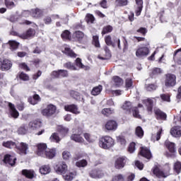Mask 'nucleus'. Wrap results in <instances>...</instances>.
Returning <instances> with one entry per match:
<instances>
[{
    "label": "nucleus",
    "mask_w": 181,
    "mask_h": 181,
    "mask_svg": "<svg viewBox=\"0 0 181 181\" xmlns=\"http://www.w3.org/2000/svg\"><path fill=\"white\" fill-rule=\"evenodd\" d=\"M83 134V129L78 127V129H73V134L71 136V139L78 144H83L84 142V139L80 135Z\"/></svg>",
    "instance_id": "obj_3"
},
{
    "label": "nucleus",
    "mask_w": 181,
    "mask_h": 181,
    "mask_svg": "<svg viewBox=\"0 0 181 181\" xmlns=\"http://www.w3.org/2000/svg\"><path fill=\"white\" fill-rule=\"evenodd\" d=\"M8 107L10 108V113L11 117L13 118H18L19 117V112L15 108V105L11 103H8Z\"/></svg>",
    "instance_id": "obj_21"
},
{
    "label": "nucleus",
    "mask_w": 181,
    "mask_h": 181,
    "mask_svg": "<svg viewBox=\"0 0 181 181\" xmlns=\"http://www.w3.org/2000/svg\"><path fill=\"white\" fill-rule=\"evenodd\" d=\"M115 141L110 136H104L99 140V146L103 149H110L114 146Z\"/></svg>",
    "instance_id": "obj_2"
},
{
    "label": "nucleus",
    "mask_w": 181,
    "mask_h": 181,
    "mask_svg": "<svg viewBox=\"0 0 181 181\" xmlns=\"http://www.w3.org/2000/svg\"><path fill=\"white\" fill-rule=\"evenodd\" d=\"M16 145L17 143L13 141H7L2 143V146H4V148H8V149H13L14 148H16Z\"/></svg>",
    "instance_id": "obj_25"
},
{
    "label": "nucleus",
    "mask_w": 181,
    "mask_h": 181,
    "mask_svg": "<svg viewBox=\"0 0 181 181\" xmlns=\"http://www.w3.org/2000/svg\"><path fill=\"white\" fill-rule=\"evenodd\" d=\"M117 122L114 120L107 122V123L105 125V128L107 131H115V129H117Z\"/></svg>",
    "instance_id": "obj_16"
},
{
    "label": "nucleus",
    "mask_w": 181,
    "mask_h": 181,
    "mask_svg": "<svg viewBox=\"0 0 181 181\" xmlns=\"http://www.w3.org/2000/svg\"><path fill=\"white\" fill-rule=\"evenodd\" d=\"M42 127V122L40 120H34L32 122H30L28 124V129L31 131H35V129H38Z\"/></svg>",
    "instance_id": "obj_13"
},
{
    "label": "nucleus",
    "mask_w": 181,
    "mask_h": 181,
    "mask_svg": "<svg viewBox=\"0 0 181 181\" xmlns=\"http://www.w3.org/2000/svg\"><path fill=\"white\" fill-rule=\"evenodd\" d=\"M16 149L18 150V152L21 155H26L28 153V149H29V146L26 143H17L16 146Z\"/></svg>",
    "instance_id": "obj_8"
},
{
    "label": "nucleus",
    "mask_w": 181,
    "mask_h": 181,
    "mask_svg": "<svg viewBox=\"0 0 181 181\" xmlns=\"http://www.w3.org/2000/svg\"><path fill=\"white\" fill-rule=\"evenodd\" d=\"M125 84H126V88H131V87H132V79L127 78Z\"/></svg>",
    "instance_id": "obj_62"
},
{
    "label": "nucleus",
    "mask_w": 181,
    "mask_h": 181,
    "mask_svg": "<svg viewBox=\"0 0 181 181\" xmlns=\"http://www.w3.org/2000/svg\"><path fill=\"white\" fill-rule=\"evenodd\" d=\"M76 165L78 168H86V166L88 165L87 160L83 159L80 161H78L76 163Z\"/></svg>",
    "instance_id": "obj_47"
},
{
    "label": "nucleus",
    "mask_w": 181,
    "mask_h": 181,
    "mask_svg": "<svg viewBox=\"0 0 181 181\" xmlns=\"http://www.w3.org/2000/svg\"><path fill=\"white\" fill-rule=\"evenodd\" d=\"M72 37L76 42H83V39H84V33L81 31H76L73 33Z\"/></svg>",
    "instance_id": "obj_18"
},
{
    "label": "nucleus",
    "mask_w": 181,
    "mask_h": 181,
    "mask_svg": "<svg viewBox=\"0 0 181 181\" xmlns=\"http://www.w3.org/2000/svg\"><path fill=\"white\" fill-rule=\"evenodd\" d=\"M19 67L22 69L23 70H25V71H30V69H29V66H28V64L26 63L23 62L19 64Z\"/></svg>",
    "instance_id": "obj_60"
},
{
    "label": "nucleus",
    "mask_w": 181,
    "mask_h": 181,
    "mask_svg": "<svg viewBox=\"0 0 181 181\" xmlns=\"http://www.w3.org/2000/svg\"><path fill=\"white\" fill-rule=\"evenodd\" d=\"M154 112L157 119H160L161 121H166V118H168V115L166 113L163 112L159 109H155Z\"/></svg>",
    "instance_id": "obj_14"
},
{
    "label": "nucleus",
    "mask_w": 181,
    "mask_h": 181,
    "mask_svg": "<svg viewBox=\"0 0 181 181\" xmlns=\"http://www.w3.org/2000/svg\"><path fill=\"white\" fill-rule=\"evenodd\" d=\"M22 175L28 177V179H33L35 177V171L30 170H23Z\"/></svg>",
    "instance_id": "obj_27"
},
{
    "label": "nucleus",
    "mask_w": 181,
    "mask_h": 181,
    "mask_svg": "<svg viewBox=\"0 0 181 181\" xmlns=\"http://www.w3.org/2000/svg\"><path fill=\"white\" fill-rule=\"evenodd\" d=\"M34 35H35V30L30 28L28 30H27L25 34H23V35H21V37L23 39H28L29 37H31V36H33Z\"/></svg>",
    "instance_id": "obj_36"
},
{
    "label": "nucleus",
    "mask_w": 181,
    "mask_h": 181,
    "mask_svg": "<svg viewBox=\"0 0 181 181\" xmlns=\"http://www.w3.org/2000/svg\"><path fill=\"white\" fill-rule=\"evenodd\" d=\"M8 44H9V46H10V49L12 51L16 50V49H18V47H19V42H18L15 40L8 41Z\"/></svg>",
    "instance_id": "obj_40"
},
{
    "label": "nucleus",
    "mask_w": 181,
    "mask_h": 181,
    "mask_svg": "<svg viewBox=\"0 0 181 181\" xmlns=\"http://www.w3.org/2000/svg\"><path fill=\"white\" fill-rule=\"evenodd\" d=\"M133 115L135 117V118H141V115H139V110H138V107L133 108Z\"/></svg>",
    "instance_id": "obj_61"
},
{
    "label": "nucleus",
    "mask_w": 181,
    "mask_h": 181,
    "mask_svg": "<svg viewBox=\"0 0 181 181\" xmlns=\"http://www.w3.org/2000/svg\"><path fill=\"white\" fill-rule=\"evenodd\" d=\"M64 66L69 70H77V68L71 62H66L64 64Z\"/></svg>",
    "instance_id": "obj_51"
},
{
    "label": "nucleus",
    "mask_w": 181,
    "mask_h": 181,
    "mask_svg": "<svg viewBox=\"0 0 181 181\" xmlns=\"http://www.w3.org/2000/svg\"><path fill=\"white\" fill-rule=\"evenodd\" d=\"M69 94L72 98H74V100H80V93L75 90H71L69 92Z\"/></svg>",
    "instance_id": "obj_48"
},
{
    "label": "nucleus",
    "mask_w": 181,
    "mask_h": 181,
    "mask_svg": "<svg viewBox=\"0 0 181 181\" xmlns=\"http://www.w3.org/2000/svg\"><path fill=\"white\" fill-rule=\"evenodd\" d=\"M117 141L121 144V145H125V144H127V141L125 140V138H124V136H119L117 138Z\"/></svg>",
    "instance_id": "obj_63"
},
{
    "label": "nucleus",
    "mask_w": 181,
    "mask_h": 181,
    "mask_svg": "<svg viewBox=\"0 0 181 181\" xmlns=\"http://www.w3.org/2000/svg\"><path fill=\"white\" fill-rule=\"evenodd\" d=\"M115 166L116 169H122V168L125 166V158L124 157L118 158L115 161Z\"/></svg>",
    "instance_id": "obj_20"
},
{
    "label": "nucleus",
    "mask_w": 181,
    "mask_h": 181,
    "mask_svg": "<svg viewBox=\"0 0 181 181\" xmlns=\"http://www.w3.org/2000/svg\"><path fill=\"white\" fill-rule=\"evenodd\" d=\"M76 64L79 69H83V70H90V66L83 64L81 59L77 58L76 59Z\"/></svg>",
    "instance_id": "obj_31"
},
{
    "label": "nucleus",
    "mask_w": 181,
    "mask_h": 181,
    "mask_svg": "<svg viewBox=\"0 0 181 181\" xmlns=\"http://www.w3.org/2000/svg\"><path fill=\"white\" fill-rule=\"evenodd\" d=\"M116 6H127L128 0H115Z\"/></svg>",
    "instance_id": "obj_43"
},
{
    "label": "nucleus",
    "mask_w": 181,
    "mask_h": 181,
    "mask_svg": "<svg viewBox=\"0 0 181 181\" xmlns=\"http://www.w3.org/2000/svg\"><path fill=\"white\" fill-rule=\"evenodd\" d=\"M62 158L64 160H69L71 158V153L69 151H64L62 152Z\"/></svg>",
    "instance_id": "obj_50"
},
{
    "label": "nucleus",
    "mask_w": 181,
    "mask_h": 181,
    "mask_svg": "<svg viewBox=\"0 0 181 181\" xmlns=\"http://www.w3.org/2000/svg\"><path fill=\"white\" fill-rule=\"evenodd\" d=\"M64 53H65V54H66L69 57H74V58L77 57V54L74 53L70 47H65Z\"/></svg>",
    "instance_id": "obj_33"
},
{
    "label": "nucleus",
    "mask_w": 181,
    "mask_h": 181,
    "mask_svg": "<svg viewBox=\"0 0 181 181\" xmlns=\"http://www.w3.org/2000/svg\"><path fill=\"white\" fill-rule=\"evenodd\" d=\"M103 91V86L99 85L98 86L94 87L92 89L91 94L92 95H100L101 94V92Z\"/></svg>",
    "instance_id": "obj_29"
},
{
    "label": "nucleus",
    "mask_w": 181,
    "mask_h": 181,
    "mask_svg": "<svg viewBox=\"0 0 181 181\" xmlns=\"http://www.w3.org/2000/svg\"><path fill=\"white\" fill-rule=\"evenodd\" d=\"M4 4L7 9H13L16 6V4L12 0H4Z\"/></svg>",
    "instance_id": "obj_39"
},
{
    "label": "nucleus",
    "mask_w": 181,
    "mask_h": 181,
    "mask_svg": "<svg viewBox=\"0 0 181 181\" xmlns=\"http://www.w3.org/2000/svg\"><path fill=\"white\" fill-rule=\"evenodd\" d=\"M52 76L55 78H60V77L66 78L69 77V72L67 71V70L59 69L58 71H52Z\"/></svg>",
    "instance_id": "obj_10"
},
{
    "label": "nucleus",
    "mask_w": 181,
    "mask_h": 181,
    "mask_svg": "<svg viewBox=\"0 0 181 181\" xmlns=\"http://www.w3.org/2000/svg\"><path fill=\"white\" fill-rule=\"evenodd\" d=\"M50 140L52 142H60V137L56 134L54 133L51 136H50Z\"/></svg>",
    "instance_id": "obj_53"
},
{
    "label": "nucleus",
    "mask_w": 181,
    "mask_h": 181,
    "mask_svg": "<svg viewBox=\"0 0 181 181\" xmlns=\"http://www.w3.org/2000/svg\"><path fill=\"white\" fill-rule=\"evenodd\" d=\"M65 111H68L69 112H72V114H75L76 115L80 114V110H78V107L77 105H66L64 106Z\"/></svg>",
    "instance_id": "obj_12"
},
{
    "label": "nucleus",
    "mask_w": 181,
    "mask_h": 181,
    "mask_svg": "<svg viewBox=\"0 0 181 181\" xmlns=\"http://www.w3.org/2000/svg\"><path fill=\"white\" fill-rule=\"evenodd\" d=\"M170 134L173 136H175V138H179L181 136V127L180 126H176L171 129Z\"/></svg>",
    "instance_id": "obj_19"
},
{
    "label": "nucleus",
    "mask_w": 181,
    "mask_h": 181,
    "mask_svg": "<svg viewBox=\"0 0 181 181\" xmlns=\"http://www.w3.org/2000/svg\"><path fill=\"white\" fill-rule=\"evenodd\" d=\"M165 84L166 87H174V86H176V76L168 74L165 77Z\"/></svg>",
    "instance_id": "obj_7"
},
{
    "label": "nucleus",
    "mask_w": 181,
    "mask_h": 181,
    "mask_svg": "<svg viewBox=\"0 0 181 181\" xmlns=\"http://www.w3.org/2000/svg\"><path fill=\"white\" fill-rule=\"evenodd\" d=\"M19 77H20L21 80H23V81H28V80H29V76H28V74H26L23 72H21L19 74Z\"/></svg>",
    "instance_id": "obj_58"
},
{
    "label": "nucleus",
    "mask_w": 181,
    "mask_h": 181,
    "mask_svg": "<svg viewBox=\"0 0 181 181\" xmlns=\"http://www.w3.org/2000/svg\"><path fill=\"white\" fill-rule=\"evenodd\" d=\"M135 146H136V144L134 142H132L129 144V146L128 147V152L129 153H134V152H135Z\"/></svg>",
    "instance_id": "obj_55"
},
{
    "label": "nucleus",
    "mask_w": 181,
    "mask_h": 181,
    "mask_svg": "<svg viewBox=\"0 0 181 181\" xmlns=\"http://www.w3.org/2000/svg\"><path fill=\"white\" fill-rule=\"evenodd\" d=\"M112 26L111 25H107L105 26L102 30V35H107V33H111L112 32Z\"/></svg>",
    "instance_id": "obj_44"
},
{
    "label": "nucleus",
    "mask_w": 181,
    "mask_h": 181,
    "mask_svg": "<svg viewBox=\"0 0 181 181\" xmlns=\"http://www.w3.org/2000/svg\"><path fill=\"white\" fill-rule=\"evenodd\" d=\"M40 173L41 175H47L50 173V166L49 165H43L40 168Z\"/></svg>",
    "instance_id": "obj_38"
},
{
    "label": "nucleus",
    "mask_w": 181,
    "mask_h": 181,
    "mask_svg": "<svg viewBox=\"0 0 181 181\" xmlns=\"http://www.w3.org/2000/svg\"><path fill=\"white\" fill-rule=\"evenodd\" d=\"M112 181H124V176L118 175L113 177Z\"/></svg>",
    "instance_id": "obj_64"
},
{
    "label": "nucleus",
    "mask_w": 181,
    "mask_h": 181,
    "mask_svg": "<svg viewBox=\"0 0 181 181\" xmlns=\"http://www.w3.org/2000/svg\"><path fill=\"white\" fill-rule=\"evenodd\" d=\"M143 103L146 104L148 111L149 112H152V110L153 108V100L151 98H148L147 100H144Z\"/></svg>",
    "instance_id": "obj_28"
},
{
    "label": "nucleus",
    "mask_w": 181,
    "mask_h": 181,
    "mask_svg": "<svg viewBox=\"0 0 181 181\" xmlns=\"http://www.w3.org/2000/svg\"><path fill=\"white\" fill-rule=\"evenodd\" d=\"M57 131L59 135H61V136L63 137V136H66V135H67V134L69 133V128L61 125V126H58Z\"/></svg>",
    "instance_id": "obj_24"
},
{
    "label": "nucleus",
    "mask_w": 181,
    "mask_h": 181,
    "mask_svg": "<svg viewBox=\"0 0 181 181\" xmlns=\"http://www.w3.org/2000/svg\"><path fill=\"white\" fill-rule=\"evenodd\" d=\"M69 168L65 162H61L57 164L54 167V170L57 175H64L67 173Z\"/></svg>",
    "instance_id": "obj_5"
},
{
    "label": "nucleus",
    "mask_w": 181,
    "mask_h": 181,
    "mask_svg": "<svg viewBox=\"0 0 181 181\" xmlns=\"http://www.w3.org/2000/svg\"><path fill=\"white\" fill-rule=\"evenodd\" d=\"M149 54V48L143 47L139 48L136 52V57H145Z\"/></svg>",
    "instance_id": "obj_11"
},
{
    "label": "nucleus",
    "mask_w": 181,
    "mask_h": 181,
    "mask_svg": "<svg viewBox=\"0 0 181 181\" xmlns=\"http://www.w3.org/2000/svg\"><path fill=\"white\" fill-rule=\"evenodd\" d=\"M57 108L54 105H48L45 109L42 110V115L44 117H52V115H54L56 114V110Z\"/></svg>",
    "instance_id": "obj_4"
},
{
    "label": "nucleus",
    "mask_w": 181,
    "mask_h": 181,
    "mask_svg": "<svg viewBox=\"0 0 181 181\" xmlns=\"http://www.w3.org/2000/svg\"><path fill=\"white\" fill-rule=\"evenodd\" d=\"M37 155L42 158H48V159H53L56 156V148H47L46 144H40L37 145Z\"/></svg>",
    "instance_id": "obj_1"
},
{
    "label": "nucleus",
    "mask_w": 181,
    "mask_h": 181,
    "mask_svg": "<svg viewBox=\"0 0 181 181\" xmlns=\"http://www.w3.org/2000/svg\"><path fill=\"white\" fill-rule=\"evenodd\" d=\"M12 67V62L9 59H4L3 62L1 63V70L3 71H7V70H10Z\"/></svg>",
    "instance_id": "obj_17"
},
{
    "label": "nucleus",
    "mask_w": 181,
    "mask_h": 181,
    "mask_svg": "<svg viewBox=\"0 0 181 181\" xmlns=\"http://www.w3.org/2000/svg\"><path fill=\"white\" fill-rule=\"evenodd\" d=\"M28 103H30V104H32V105H36V104H37V103H39V101H40V96H39V95L35 94L33 95V97H29L28 98Z\"/></svg>",
    "instance_id": "obj_23"
},
{
    "label": "nucleus",
    "mask_w": 181,
    "mask_h": 181,
    "mask_svg": "<svg viewBox=\"0 0 181 181\" xmlns=\"http://www.w3.org/2000/svg\"><path fill=\"white\" fill-rule=\"evenodd\" d=\"M136 4L137 5V9L136 10V16H139L142 12V8H144V1L142 0H136Z\"/></svg>",
    "instance_id": "obj_22"
},
{
    "label": "nucleus",
    "mask_w": 181,
    "mask_h": 181,
    "mask_svg": "<svg viewBox=\"0 0 181 181\" xmlns=\"http://www.w3.org/2000/svg\"><path fill=\"white\" fill-rule=\"evenodd\" d=\"M102 114L106 117H109L111 114H114V110L111 108H105L102 110Z\"/></svg>",
    "instance_id": "obj_45"
},
{
    "label": "nucleus",
    "mask_w": 181,
    "mask_h": 181,
    "mask_svg": "<svg viewBox=\"0 0 181 181\" xmlns=\"http://www.w3.org/2000/svg\"><path fill=\"white\" fill-rule=\"evenodd\" d=\"M160 97L162 101H165V103H170V94H161Z\"/></svg>",
    "instance_id": "obj_46"
},
{
    "label": "nucleus",
    "mask_w": 181,
    "mask_h": 181,
    "mask_svg": "<svg viewBox=\"0 0 181 181\" xmlns=\"http://www.w3.org/2000/svg\"><path fill=\"white\" fill-rule=\"evenodd\" d=\"M89 176L92 179H102L104 177V172L100 168H94L89 172Z\"/></svg>",
    "instance_id": "obj_6"
},
{
    "label": "nucleus",
    "mask_w": 181,
    "mask_h": 181,
    "mask_svg": "<svg viewBox=\"0 0 181 181\" xmlns=\"http://www.w3.org/2000/svg\"><path fill=\"white\" fill-rule=\"evenodd\" d=\"M31 15L33 18H40V16L43 15V11L39 8H35V10H32Z\"/></svg>",
    "instance_id": "obj_32"
},
{
    "label": "nucleus",
    "mask_w": 181,
    "mask_h": 181,
    "mask_svg": "<svg viewBox=\"0 0 181 181\" xmlns=\"http://www.w3.org/2000/svg\"><path fill=\"white\" fill-rule=\"evenodd\" d=\"M135 134L139 138H142L144 136V129H142V127H137L135 130Z\"/></svg>",
    "instance_id": "obj_42"
},
{
    "label": "nucleus",
    "mask_w": 181,
    "mask_h": 181,
    "mask_svg": "<svg viewBox=\"0 0 181 181\" xmlns=\"http://www.w3.org/2000/svg\"><path fill=\"white\" fill-rule=\"evenodd\" d=\"M162 131H163V129H162V128H160V129L157 132L156 134H152L151 141H153V142H155V141H159V139H160V135H162Z\"/></svg>",
    "instance_id": "obj_35"
},
{
    "label": "nucleus",
    "mask_w": 181,
    "mask_h": 181,
    "mask_svg": "<svg viewBox=\"0 0 181 181\" xmlns=\"http://www.w3.org/2000/svg\"><path fill=\"white\" fill-rule=\"evenodd\" d=\"M61 37L62 39H70V31L68 30H64L62 34Z\"/></svg>",
    "instance_id": "obj_54"
},
{
    "label": "nucleus",
    "mask_w": 181,
    "mask_h": 181,
    "mask_svg": "<svg viewBox=\"0 0 181 181\" xmlns=\"http://www.w3.org/2000/svg\"><path fill=\"white\" fill-rule=\"evenodd\" d=\"M157 86L155 84H147L145 86V88L147 91H153L156 90Z\"/></svg>",
    "instance_id": "obj_52"
},
{
    "label": "nucleus",
    "mask_w": 181,
    "mask_h": 181,
    "mask_svg": "<svg viewBox=\"0 0 181 181\" xmlns=\"http://www.w3.org/2000/svg\"><path fill=\"white\" fill-rule=\"evenodd\" d=\"M165 145L171 153H175L176 152V148H175V143L166 141L165 142Z\"/></svg>",
    "instance_id": "obj_26"
},
{
    "label": "nucleus",
    "mask_w": 181,
    "mask_h": 181,
    "mask_svg": "<svg viewBox=\"0 0 181 181\" xmlns=\"http://www.w3.org/2000/svg\"><path fill=\"white\" fill-rule=\"evenodd\" d=\"M140 155L146 158V159H150L152 158V153H151V150L146 147H141L140 151Z\"/></svg>",
    "instance_id": "obj_15"
},
{
    "label": "nucleus",
    "mask_w": 181,
    "mask_h": 181,
    "mask_svg": "<svg viewBox=\"0 0 181 181\" xmlns=\"http://www.w3.org/2000/svg\"><path fill=\"white\" fill-rule=\"evenodd\" d=\"M74 176H76L74 173H66V175H63V177L64 180L71 181L73 179H74Z\"/></svg>",
    "instance_id": "obj_41"
},
{
    "label": "nucleus",
    "mask_w": 181,
    "mask_h": 181,
    "mask_svg": "<svg viewBox=\"0 0 181 181\" xmlns=\"http://www.w3.org/2000/svg\"><path fill=\"white\" fill-rule=\"evenodd\" d=\"M93 45H95V47H100V41L98 40V36L94 35L93 37Z\"/></svg>",
    "instance_id": "obj_59"
},
{
    "label": "nucleus",
    "mask_w": 181,
    "mask_h": 181,
    "mask_svg": "<svg viewBox=\"0 0 181 181\" xmlns=\"http://www.w3.org/2000/svg\"><path fill=\"white\" fill-rule=\"evenodd\" d=\"M94 21H95V18H94V16H93V14H87L86 21L88 23H93Z\"/></svg>",
    "instance_id": "obj_57"
},
{
    "label": "nucleus",
    "mask_w": 181,
    "mask_h": 181,
    "mask_svg": "<svg viewBox=\"0 0 181 181\" xmlns=\"http://www.w3.org/2000/svg\"><path fill=\"white\" fill-rule=\"evenodd\" d=\"M113 83L115 87H121V86L124 84V81L122 80V78H119V76H114Z\"/></svg>",
    "instance_id": "obj_30"
},
{
    "label": "nucleus",
    "mask_w": 181,
    "mask_h": 181,
    "mask_svg": "<svg viewBox=\"0 0 181 181\" xmlns=\"http://www.w3.org/2000/svg\"><path fill=\"white\" fill-rule=\"evenodd\" d=\"M174 170H175V172H176V173H177V175H179V173H180V170H181V163L180 162L177 161L176 163H175Z\"/></svg>",
    "instance_id": "obj_49"
},
{
    "label": "nucleus",
    "mask_w": 181,
    "mask_h": 181,
    "mask_svg": "<svg viewBox=\"0 0 181 181\" xmlns=\"http://www.w3.org/2000/svg\"><path fill=\"white\" fill-rule=\"evenodd\" d=\"M124 111L127 112H131V110L132 109V103L129 101H126L122 107Z\"/></svg>",
    "instance_id": "obj_34"
},
{
    "label": "nucleus",
    "mask_w": 181,
    "mask_h": 181,
    "mask_svg": "<svg viewBox=\"0 0 181 181\" xmlns=\"http://www.w3.org/2000/svg\"><path fill=\"white\" fill-rule=\"evenodd\" d=\"M4 163L6 165H9L10 166H15L16 163V158L13 156L6 154L3 159Z\"/></svg>",
    "instance_id": "obj_9"
},
{
    "label": "nucleus",
    "mask_w": 181,
    "mask_h": 181,
    "mask_svg": "<svg viewBox=\"0 0 181 181\" xmlns=\"http://www.w3.org/2000/svg\"><path fill=\"white\" fill-rule=\"evenodd\" d=\"M27 131H28V129H26V127H25V125H23L18 129V134L20 135H25Z\"/></svg>",
    "instance_id": "obj_56"
},
{
    "label": "nucleus",
    "mask_w": 181,
    "mask_h": 181,
    "mask_svg": "<svg viewBox=\"0 0 181 181\" xmlns=\"http://www.w3.org/2000/svg\"><path fill=\"white\" fill-rule=\"evenodd\" d=\"M153 173L156 175V176H157V177H168V175H165V173L158 168H155L153 170Z\"/></svg>",
    "instance_id": "obj_37"
}]
</instances>
